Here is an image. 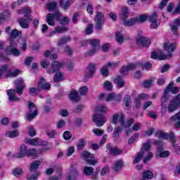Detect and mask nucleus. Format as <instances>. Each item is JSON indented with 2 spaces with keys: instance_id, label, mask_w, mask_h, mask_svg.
<instances>
[{
  "instance_id": "obj_1",
  "label": "nucleus",
  "mask_w": 180,
  "mask_h": 180,
  "mask_svg": "<svg viewBox=\"0 0 180 180\" xmlns=\"http://www.w3.org/2000/svg\"><path fill=\"white\" fill-rule=\"evenodd\" d=\"M150 148H151V142L150 141L143 143L141 152L134 160V164L140 162V160H141L143 157H144L143 162L147 164V162H148V161L153 158V153L150 152Z\"/></svg>"
},
{
  "instance_id": "obj_2",
  "label": "nucleus",
  "mask_w": 180,
  "mask_h": 180,
  "mask_svg": "<svg viewBox=\"0 0 180 180\" xmlns=\"http://www.w3.org/2000/svg\"><path fill=\"white\" fill-rule=\"evenodd\" d=\"M164 49L165 50H167L168 55H162L161 52L153 51L150 55L151 58L153 60H167L168 58H171L172 57L171 53L176 49V43L169 44V42L166 41L164 44Z\"/></svg>"
},
{
  "instance_id": "obj_3",
  "label": "nucleus",
  "mask_w": 180,
  "mask_h": 180,
  "mask_svg": "<svg viewBox=\"0 0 180 180\" xmlns=\"http://www.w3.org/2000/svg\"><path fill=\"white\" fill-rule=\"evenodd\" d=\"M18 35L19 31L18 30H14L11 32L10 35V46L6 49L7 54H12L13 56H15V57L20 56V51L16 49L18 44H16V41H15V39H16V37Z\"/></svg>"
},
{
  "instance_id": "obj_4",
  "label": "nucleus",
  "mask_w": 180,
  "mask_h": 180,
  "mask_svg": "<svg viewBox=\"0 0 180 180\" xmlns=\"http://www.w3.org/2000/svg\"><path fill=\"white\" fill-rule=\"evenodd\" d=\"M108 112V108L106 106H99L96 109V114H94L93 116V122L96 123L98 127H101V126H103L106 122V117L104 115H102L99 113H106Z\"/></svg>"
},
{
  "instance_id": "obj_5",
  "label": "nucleus",
  "mask_w": 180,
  "mask_h": 180,
  "mask_svg": "<svg viewBox=\"0 0 180 180\" xmlns=\"http://www.w3.org/2000/svg\"><path fill=\"white\" fill-rule=\"evenodd\" d=\"M20 15H23L25 18V19H20L19 23L22 29H27L30 26V22H32V18L30 17V13H32V9L29 7H25L22 10L18 11Z\"/></svg>"
},
{
  "instance_id": "obj_6",
  "label": "nucleus",
  "mask_w": 180,
  "mask_h": 180,
  "mask_svg": "<svg viewBox=\"0 0 180 180\" xmlns=\"http://www.w3.org/2000/svg\"><path fill=\"white\" fill-rule=\"evenodd\" d=\"M112 122L114 124H117V123H120L122 127H124L127 129V127H130L131 124L134 123V120L129 119L127 123H124V115L122 112L116 113L112 116Z\"/></svg>"
},
{
  "instance_id": "obj_7",
  "label": "nucleus",
  "mask_w": 180,
  "mask_h": 180,
  "mask_svg": "<svg viewBox=\"0 0 180 180\" xmlns=\"http://www.w3.org/2000/svg\"><path fill=\"white\" fill-rule=\"evenodd\" d=\"M20 72L21 71L19 70H15L12 72L8 65H3L0 68V79L2 77H4L5 78H13V77L19 75Z\"/></svg>"
},
{
  "instance_id": "obj_8",
  "label": "nucleus",
  "mask_w": 180,
  "mask_h": 180,
  "mask_svg": "<svg viewBox=\"0 0 180 180\" xmlns=\"http://www.w3.org/2000/svg\"><path fill=\"white\" fill-rule=\"evenodd\" d=\"M150 18L147 14H142L135 18H132L129 20H124V26H133L135 23H143V22H146L147 18Z\"/></svg>"
},
{
  "instance_id": "obj_9",
  "label": "nucleus",
  "mask_w": 180,
  "mask_h": 180,
  "mask_svg": "<svg viewBox=\"0 0 180 180\" xmlns=\"http://www.w3.org/2000/svg\"><path fill=\"white\" fill-rule=\"evenodd\" d=\"M180 108V94H179L176 98L170 101L168 107L167 112L169 113H172L175 110L179 109Z\"/></svg>"
},
{
  "instance_id": "obj_10",
  "label": "nucleus",
  "mask_w": 180,
  "mask_h": 180,
  "mask_svg": "<svg viewBox=\"0 0 180 180\" xmlns=\"http://www.w3.org/2000/svg\"><path fill=\"white\" fill-rule=\"evenodd\" d=\"M37 107L36 104L32 102L28 103V115L27 117V120H33L38 115Z\"/></svg>"
},
{
  "instance_id": "obj_11",
  "label": "nucleus",
  "mask_w": 180,
  "mask_h": 180,
  "mask_svg": "<svg viewBox=\"0 0 180 180\" xmlns=\"http://www.w3.org/2000/svg\"><path fill=\"white\" fill-rule=\"evenodd\" d=\"M82 157L86 161L89 165H95L98 163V159H95L94 154L89 153L88 151H84L82 154Z\"/></svg>"
},
{
  "instance_id": "obj_12",
  "label": "nucleus",
  "mask_w": 180,
  "mask_h": 180,
  "mask_svg": "<svg viewBox=\"0 0 180 180\" xmlns=\"http://www.w3.org/2000/svg\"><path fill=\"white\" fill-rule=\"evenodd\" d=\"M156 137H158V139H162V140H167V139H169V141H171V143H175V136L172 132H170L169 135L162 131H158L156 132Z\"/></svg>"
},
{
  "instance_id": "obj_13",
  "label": "nucleus",
  "mask_w": 180,
  "mask_h": 180,
  "mask_svg": "<svg viewBox=\"0 0 180 180\" xmlns=\"http://www.w3.org/2000/svg\"><path fill=\"white\" fill-rule=\"evenodd\" d=\"M94 22H96V30H101L102 29L103 22H105V16H103V13H97L96 17L94 18Z\"/></svg>"
},
{
  "instance_id": "obj_14",
  "label": "nucleus",
  "mask_w": 180,
  "mask_h": 180,
  "mask_svg": "<svg viewBox=\"0 0 180 180\" xmlns=\"http://www.w3.org/2000/svg\"><path fill=\"white\" fill-rule=\"evenodd\" d=\"M60 17H61V13H60L59 12H57L55 14L49 13L46 17V23H48L49 26H54L56 23L54 22V19H56V20H60Z\"/></svg>"
},
{
  "instance_id": "obj_15",
  "label": "nucleus",
  "mask_w": 180,
  "mask_h": 180,
  "mask_svg": "<svg viewBox=\"0 0 180 180\" xmlns=\"http://www.w3.org/2000/svg\"><path fill=\"white\" fill-rule=\"evenodd\" d=\"M136 44L141 47H150L151 41L150 39L144 37L143 36H139L136 38Z\"/></svg>"
},
{
  "instance_id": "obj_16",
  "label": "nucleus",
  "mask_w": 180,
  "mask_h": 180,
  "mask_svg": "<svg viewBox=\"0 0 180 180\" xmlns=\"http://www.w3.org/2000/svg\"><path fill=\"white\" fill-rule=\"evenodd\" d=\"M169 91L172 94H178L179 92V89L176 86H174V83L171 82L169 84L167 89L165 90L164 94L166 95V98L168 99L169 98Z\"/></svg>"
},
{
  "instance_id": "obj_17",
  "label": "nucleus",
  "mask_w": 180,
  "mask_h": 180,
  "mask_svg": "<svg viewBox=\"0 0 180 180\" xmlns=\"http://www.w3.org/2000/svg\"><path fill=\"white\" fill-rule=\"evenodd\" d=\"M27 144H30V146H47L49 142L47 141H41V139L34 138L27 140Z\"/></svg>"
},
{
  "instance_id": "obj_18",
  "label": "nucleus",
  "mask_w": 180,
  "mask_h": 180,
  "mask_svg": "<svg viewBox=\"0 0 180 180\" xmlns=\"http://www.w3.org/2000/svg\"><path fill=\"white\" fill-rule=\"evenodd\" d=\"M149 20L151 22V29H157V27L160 26V20H158L157 13H153L150 16H149Z\"/></svg>"
},
{
  "instance_id": "obj_19",
  "label": "nucleus",
  "mask_w": 180,
  "mask_h": 180,
  "mask_svg": "<svg viewBox=\"0 0 180 180\" xmlns=\"http://www.w3.org/2000/svg\"><path fill=\"white\" fill-rule=\"evenodd\" d=\"M90 44L92 46L93 49L89 52V56H94L95 53L99 50V40L98 39H91L89 41Z\"/></svg>"
},
{
  "instance_id": "obj_20",
  "label": "nucleus",
  "mask_w": 180,
  "mask_h": 180,
  "mask_svg": "<svg viewBox=\"0 0 180 180\" xmlns=\"http://www.w3.org/2000/svg\"><path fill=\"white\" fill-rule=\"evenodd\" d=\"M51 85L50 83H47L46 79L44 78L41 77L39 82H38V91L44 90L46 91V89H50Z\"/></svg>"
},
{
  "instance_id": "obj_21",
  "label": "nucleus",
  "mask_w": 180,
  "mask_h": 180,
  "mask_svg": "<svg viewBox=\"0 0 180 180\" xmlns=\"http://www.w3.org/2000/svg\"><path fill=\"white\" fill-rule=\"evenodd\" d=\"M61 68H63V63L54 61L51 63L49 72L50 74H54V72H57V71L61 70Z\"/></svg>"
},
{
  "instance_id": "obj_22",
  "label": "nucleus",
  "mask_w": 180,
  "mask_h": 180,
  "mask_svg": "<svg viewBox=\"0 0 180 180\" xmlns=\"http://www.w3.org/2000/svg\"><path fill=\"white\" fill-rule=\"evenodd\" d=\"M105 101L107 102H110V101H115V102H120L122 101V94L115 95V93L109 94L105 97Z\"/></svg>"
},
{
  "instance_id": "obj_23",
  "label": "nucleus",
  "mask_w": 180,
  "mask_h": 180,
  "mask_svg": "<svg viewBox=\"0 0 180 180\" xmlns=\"http://www.w3.org/2000/svg\"><path fill=\"white\" fill-rule=\"evenodd\" d=\"M15 85H16L17 92L19 94V95H22V94H23V89L25 88V84H23V79H18L17 81H15Z\"/></svg>"
},
{
  "instance_id": "obj_24",
  "label": "nucleus",
  "mask_w": 180,
  "mask_h": 180,
  "mask_svg": "<svg viewBox=\"0 0 180 180\" xmlns=\"http://www.w3.org/2000/svg\"><path fill=\"white\" fill-rule=\"evenodd\" d=\"M167 101H168V98L166 97V94L163 95L162 98V103H161V114L162 116H165V115L167 113V110H168V107L165 104L167 103Z\"/></svg>"
},
{
  "instance_id": "obj_25",
  "label": "nucleus",
  "mask_w": 180,
  "mask_h": 180,
  "mask_svg": "<svg viewBox=\"0 0 180 180\" xmlns=\"http://www.w3.org/2000/svg\"><path fill=\"white\" fill-rule=\"evenodd\" d=\"M148 95H147L146 94H140L138 97L134 99L136 108H139L141 101H143V99H148Z\"/></svg>"
},
{
  "instance_id": "obj_26",
  "label": "nucleus",
  "mask_w": 180,
  "mask_h": 180,
  "mask_svg": "<svg viewBox=\"0 0 180 180\" xmlns=\"http://www.w3.org/2000/svg\"><path fill=\"white\" fill-rule=\"evenodd\" d=\"M29 150L26 148L25 145H21L20 148V151L18 155H16L18 158H23V157H26L28 155Z\"/></svg>"
},
{
  "instance_id": "obj_27",
  "label": "nucleus",
  "mask_w": 180,
  "mask_h": 180,
  "mask_svg": "<svg viewBox=\"0 0 180 180\" xmlns=\"http://www.w3.org/2000/svg\"><path fill=\"white\" fill-rule=\"evenodd\" d=\"M136 68V65L131 63L129 64L127 66H123L120 70V73L122 75H126L129 71L131 70H134Z\"/></svg>"
},
{
  "instance_id": "obj_28",
  "label": "nucleus",
  "mask_w": 180,
  "mask_h": 180,
  "mask_svg": "<svg viewBox=\"0 0 180 180\" xmlns=\"http://www.w3.org/2000/svg\"><path fill=\"white\" fill-rule=\"evenodd\" d=\"M9 98V101L11 102H16V101H19V98H17L15 95H16V90L10 89L7 92Z\"/></svg>"
},
{
  "instance_id": "obj_29",
  "label": "nucleus",
  "mask_w": 180,
  "mask_h": 180,
  "mask_svg": "<svg viewBox=\"0 0 180 180\" xmlns=\"http://www.w3.org/2000/svg\"><path fill=\"white\" fill-rule=\"evenodd\" d=\"M107 148L112 155H119L120 154H122V150L117 148H112L110 144L107 145Z\"/></svg>"
},
{
  "instance_id": "obj_30",
  "label": "nucleus",
  "mask_w": 180,
  "mask_h": 180,
  "mask_svg": "<svg viewBox=\"0 0 180 180\" xmlns=\"http://www.w3.org/2000/svg\"><path fill=\"white\" fill-rule=\"evenodd\" d=\"M67 30H68V29L65 27H57L53 32L49 34V37H51V36H54V34H60V33H64V32H67Z\"/></svg>"
},
{
  "instance_id": "obj_31",
  "label": "nucleus",
  "mask_w": 180,
  "mask_h": 180,
  "mask_svg": "<svg viewBox=\"0 0 180 180\" xmlns=\"http://www.w3.org/2000/svg\"><path fill=\"white\" fill-rule=\"evenodd\" d=\"M169 122H176L175 124V127L180 128V112L173 115L169 119Z\"/></svg>"
},
{
  "instance_id": "obj_32",
  "label": "nucleus",
  "mask_w": 180,
  "mask_h": 180,
  "mask_svg": "<svg viewBox=\"0 0 180 180\" xmlns=\"http://www.w3.org/2000/svg\"><path fill=\"white\" fill-rule=\"evenodd\" d=\"M169 154L171 153L169 150L163 151V149L162 148H158L157 155H158L159 157H161L162 158H165V157H169Z\"/></svg>"
},
{
  "instance_id": "obj_33",
  "label": "nucleus",
  "mask_w": 180,
  "mask_h": 180,
  "mask_svg": "<svg viewBox=\"0 0 180 180\" xmlns=\"http://www.w3.org/2000/svg\"><path fill=\"white\" fill-rule=\"evenodd\" d=\"M124 105L127 110H129L131 108V97L130 96H126L124 99Z\"/></svg>"
},
{
  "instance_id": "obj_34",
  "label": "nucleus",
  "mask_w": 180,
  "mask_h": 180,
  "mask_svg": "<svg viewBox=\"0 0 180 180\" xmlns=\"http://www.w3.org/2000/svg\"><path fill=\"white\" fill-rule=\"evenodd\" d=\"M70 99L74 101V102H78L79 101V96H78V91L75 90H72L70 94Z\"/></svg>"
},
{
  "instance_id": "obj_35",
  "label": "nucleus",
  "mask_w": 180,
  "mask_h": 180,
  "mask_svg": "<svg viewBox=\"0 0 180 180\" xmlns=\"http://www.w3.org/2000/svg\"><path fill=\"white\" fill-rule=\"evenodd\" d=\"M88 74L86 75L87 78H91L95 74V64L91 63L88 67Z\"/></svg>"
},
{
  "instance_id": "obj_36",
  "label": "nucleus",
  "mask_w": 180,
  "mask_h": 180,
  "mask_svg": "<svg viewBox=\"0 0 180 180\" xmlns=\"http://www.w3.org/2000/svg\"><path fill=\"white\" fill-rule=\"evenodd\" d=\"M142 175H143L142 180L153 179V177L154 176V174L153 173V172L149 170L144 171Z\"/></svg>"
},
{
  "instance_id": "obj_37",
  "label": "nucleus",
  "mask_w": 180,
  "mask_h": 180,
  "mask_svg": "<svg viewBox=\"0 0 180 180\" xmlns=\"http://www.w3.org/2000/svg\"><path fill=\"white\" fill-rule=\"evenodd\" d=\"M114 82L117 84L120 88L124 86V82L123 81V78L120 76H117L114 79Z\"/></svg>"
},
{
  "instance_id": "obj_38",
  "label": "nucleus",
  "mask_w": 180,
  "mask_h": 180,
  "mask_svg": "<svg viewBox=\"0 0 180 180\" xmlns=\"http://www.w3.org/2000/svg\"><path fill=\"white\" fill-rule=\"evenodd\" d=\"M128 16H129V8H127V7H122V12H121V19H122V20H126Z\"/></svg>"
},
{
  "instance_id": "obj_39",
  "label": "nucleus",
  "mask_w": 180,
  "mask_h": 180,
  "mask_svg": "<svg viewBox=\"0 0 180 180\" xmlns=\"http://www.w3.org/2000/svg\"><path fill=\"white\" fill-rule=\"evenodd\" d=\"M122 167L123 162H122V160H117L112 166V169H114V171H120Z\"/></svg>"
},
{
  "instance_id": "obj_40",
  "label": "nucleus",
  "mask_w": 180,
  "mask_h": 180,
  "mask_svg": "<svg viewBox=\"0 0 180 180\" xmlns=\"http://www.w3.org/2000/svg\"><path fill=\"white\" fill-rule=\"evenodd\" d=\"M83 174L84 175H92L94 174V168L92 167H84Z\"/></svg>"
},
{
  "instance_id": "obj_41",
  "label": "nucleus",
  "mask_w": 180,
  "mask_h": 180,
  "mask_svg": "<svg viewBox=\"0 0 180 180\" xmlns=\"http://www.w3.org/2000/svg\"><path fill=\"white\" fill-rule=\"evenodd\" d=\"M41 164V162L39 160H35L32 163H31L30 166V171H34V169H37L39 167H40V165Z\"/></svg>"
},
{
  "instance_id": "obj_42",
  "label": "nucleus",
  "mask_w": 180,
  "mask_h": 180,
  "mask_svg": "<svg viewBox=\"0 0 180 180\" xmlns=\"http://www.w3.org/2000/svg\"><path fill=\"white\" fill-rule=\"evenodd\" d=\"M63 79H64V75H63V73L60 72L56 73L53 77V81L55 82L63 81Z\"/></svg>"
},
{
  "instance_id": "obj_43",
  "label": "nucleus",
  "mask_w": 180,
  "mask_h": 180,
  "mask_svg": "<svg viewBox=\"0 0 180 180\" xmlns=\"http://www.w3.org/2000/svg\"><path fill=\"white\" fill-rule=\"evenodd\" d=\"M78 175L77 170H73L69 173L67 180H75V177Z\"/></svg>"
},
{
  "instance_id": "obj_44",
  "label": "nucleus",
  "mask_w": 180,
  "mask_h": 180,
  "mask_svg": "<svg viewBox=\"0 0 180 180\" xmlns=\"http://www.w3.org/2000/svg\"><path fill=\"white\" fill-rule=\"evenodd\" d=\"M18 135H19V132H18V131H8L6 134V136L7 137H10V139H13L14 137H18Z\"/></svg>"
},
{
  "instance_id": "obj_45",
  "label": "nucleus",
  "mask_w": 180,
  "mask_h": 180,
  "mask_svg": "<svg viewBox=\"0 0 180 180\" xmlns=\"http://www.w3.org/2000/svg\"><path fill=\"white\" fill-rule=\"evenodd\" d=\"M71 40V37H63L58 42V46H63V44H65L68 41H70Z\"/></svg>"
},
{
  "instance_id": "obj_46",
  "label": "nucleus",
  "mask_w": 180,
  "mask_h": 180,
  "mask_svg": "<svg viewBox=\"0 0 180 180\" xmlns=\"http://www.w3.org/2000/svg\"><path fill=\"white\" fill-rule=\"evenodd\" d=\"M45 57H50L51 60H56V58L58 57L57 54H51V51H46L44 53Z\"/></svg>"
},
{
  "instance_id": "obj_47",
  "label": "nucleus",
  "mask_w": 180,
  "mask_h": 180,
  "mask_svg": "<svg viewBox=\"0 0 180 180\" xmlns=\"http://www.w3.org/2000/svg\"><path fill=\"white\" fill-rule=\"evenodd\" d=\"M103 86L105 89H107V91H112V89L113 88V84L109 81H105L103 84Z\"/></svg>"
},
{
  "instance_id": "obj_48",
  "label": "nucleus",
  "mask_w": 180,
  "mask_h": 180,
  "mask_svg": "<svg viewBox=\"0 0 180 180\" xmlns=\"http://www.w3.org/2000/svg\"><path fill=\"white\" fill-rule=\"evenodd\" d=\"M46 8L50 11H54V9H56V8H57V3H56L54 1L51 2V3L47 4Z\"/></svg>"
},
{
  "instance_id": "obj_49",
  "label": "nucleus",
  "mask_w": 180,
  "mask_h": 180,
  "mask_svg": "<svg viewBox=\"0 0 180 180\" xmlns=\"http://www.w3.org/2000/svg\"><path fill=\"white\" fill-rule=\"evenodd\" d=\"M27 157H32V158H37V152L34 149H30L28 150Z\"/></svg>"
},
{
  "instance_id": "obj_50",
  "label": "nucleus",
  "mask_w": 180,
  "mask_h": 180,
  "mask_svg": "<svg viewBox=\"0 0 180 180\" xmlns=\"http://www.w3.org/2000/svg\"><path fill=\"white\" fill-rule=\"evenodd\" d=\"M86 144V143L85 142V140L79 139V143L77 144V150H82L84 147H85Z\"/></svg>"
},
{
  "instance_id": "obj_51",
  "label": "nucleus",
  "mask_w": 180,
  "mask_h": 180,
  "mask_svg": "<svg viewBox=\"0 0 180 180\" xmlns=\"http://www.w3.org/2000/svg\"><path fill=\"white\" fill-rule=\"evenodd\" d=\"M123 130V128L118 127L115 129L114 134H113V138L114 139H117L119 137V134H120V131Z\"/></svg>"
},
{
  "instance_id": "obj_52",
  "label": "nucleus",
  "mask_w": 180,
  "mask_h": 180,
  "mask_svg": "<svg viewBox=\"0 0 180 180\" xmlns=\"http://www.w3.org/2000/svg\"><path fill=\"white\" fill-rule=\"evenodd\" d=\"M28 134L30 137H34L36 135V130H34L32 126L28 127Z\"/></svg>"
},
{
  "instance_id": "obj_53",
  "label": "nucleus",
  "mask_w": 180,
  "mask_h": 180,
  "mask_svg": "<svg viewBox=\"0 0 180 180\" xmlns=\"http://www.w3.org/2000/svg\"><path fill=\"white\" fill-rule=\"evenodd\" d=\"M116 40L120 44H122V43H123V35H122V34L119 32H117L116 33Z\"/></svg>"
},
{
  "instance_id": "obj_54",
  "label": "nucleus",
  "mask_w": 180,
  "mask_h": 180,
  "mask_svg": "<svg viewBox=\"0 0 180 180\" xmlns=\"http://www.w3.org/2000/svg\"><path fill=\"white\" fill-rule=\"evenodd\" d=\"M22 172H23V171L20 168H16L13 170V174L15 176H19V175H22Z\"/></svg>"
},
{
  "instance_id": "obj_55",
  "label": "nucleus",
  "mask_w": 180,
  "mask_h": 180,
  "mask_svg": "<svg viewBox=\"0 0 180 180\" xmlns=\"http://www.w3.org/2000/svg\"><path fill=\"white\" fill-rule=\"evenodd\" d=\"M39 88L36 89V87H31L30 88V95H32V96H34V95H37L39 92Z\"/></svg>"
},
{
  "instance_id": "obj_56",
  "label": "nucleus",
  "mask_w": 180,
  "mask_h": 180,
  "mask_svg": "<svg viewBox=\"0 0 180 180\" xmlns=\"http://www.w3.org/2000/svg\"><path fill=\"white\" fill-rule=\"evenodd\" d=\"M101 74L102 75H104V77H108V75H109V70L108 69V67L103 66L101 68Z\"/></svg>"
},
{
  "instance_id": "obj_57",
  "label": "nucleus",
  "mask_w": 180,
  "mask_h": 180,
  "mask_svg": "<svg viewBox=\"0 0 180 180\" xmlns=\"http://www.w3.org/2000/svg\"><path fill=\"white\" fill-rule=\"evenodd\" d=\"M139 134H134L133 136L128 141L129 144H133L134 141H136V139H139Z\"/></svg>"
},
{
  "instance_id": "obj_58",
  "label": "nucleus",
  "mask_w": 180,
  "mask_h": 180,
  "mask_svg": "<svg viewBox=\"0 0 180 180\" xmlns=\"http://www.w3.org/2000/svg\"><path fill=\"white\" fill-rule=\"evenodd\" d=\"M75 151V148H74V146H70L67 151L68 157H70V155H72Z\"/></svg>"
},
{
  "instance_id": "obj_59",
  "label": "nucleus",
  "mask_w": 180,
  "mask_h": 180,
  "mask_svg": "<svg viewBox=\"0 0 180 180\" xmlns=\"http://www.w3.org/2000/svg\"><path fill=\"white\" fill-rule=\"evenodd\" d=\"M93 133L94 134H96V136H102V134H103L104 131L103 129H93Z\"/></svg>"
},
{
  "instance_id": "obj_60",
  "label": "nucleus",
  "mask_w": 180,
  "mask_h": 180,
  "mask_svg": "<svg viewBox=\"0 0 180 180\" xmlns=\"http://www.w3.org/2000/svg\"><path fill=\"white\" fill-rule=\"evenodd\" d=\"M71 137H72L71 132H70L68 131H66L64 132L63 138L65 139V140H70V139H71Z\"/></svg>"
},
{
  "instance_id": "obj_61",
  "label": "nucleus",
  "mask_w": 180,
  "mask_h": 180,
  "mask_svg": "<svg viewBox=\"0 0 180 180\" xmlns=\"http://www.w3.org/2000/svg\"><path fill=\"white\" fill-rule=\"evenodd\" d=\"M118 65H119V63L117 62H108L107 63V66H108L109 68H115L117 67Z\"/></svg>"
},
{
  "instance_id": "obj_62",
  "label": "nucleus",
  "mask_w": 180,
  "mask_h": 180,
  "mask_svg": "<svg viewBox=\"0 0 180 180\" xmlns=\"http://www.w3.org/2000/svg\"><path fill=\"white\" fill-rule=\"evenodd\" d=\"M132 129H133V130H134V131H137L140 130V129H141V124L139 123V122L136 123V124L133 126Z\"/></svg>"
},
{
  "instance_id": "obj_63",
  "label": "nucleus",
  "mask_w": 180,
  "mask_h": 180,
  "mask_svg": "<svg viewBox=\"0 0 180 180\" xmlns=\"http://www.w3.org/2000/svg\"><path fill=\"white\" fill-rule=\"evenodd\" d=\"M86 92H88V87L84 86L80 88L79 93L81 94V95H85Z\"/></svg>"
},
{
  "instance_id": "obj_64",
  "label": "nucleus",
  "mask_w": 180,
  "mask_h": 180,
  "mask_svg": "<svg viewBox=\"0 0 180 180\" xmlns=\"http://www.w3.org/2000/svg\"><path fill=\"white\" fill-rule=\"evenodd\" d=\"M93 27H94L91 25V24H89L87 27L86 28V33L87 34H91V33H92Z\"/></svg>"
}]
</instances>
